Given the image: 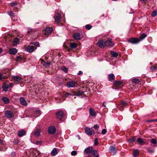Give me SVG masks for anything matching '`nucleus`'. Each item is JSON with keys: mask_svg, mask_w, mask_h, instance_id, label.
<instances>
[{"mask_svg": "<svg viewBox=\"0 0 157 157\" xmlns=\"http://www.w3.org/2000/svg\"><path fill=\"white\" fill-rule=\"evenodd\" d=\"M62 70L66 73H67L68 71V70L67 68L65 67H63L62 69Z\"/></svg>", "mask_w": 157, "mask_h": 157, "instance_id": "de8ad7c7", "label": "nucleus"}, {"mask_svg": "<svg viewBox=\"0 0 157 157\" xmlns=\"http://www.w3.org/2000/svg\"><path fill=\"white\" fill-rule=\"evenodd\" d=\"M71 154L72 156L76 155L77 154V151H73L71 152Z\"/></svg>", "mask_w": 157, "mask_h": 157, "instance_id": "603ef678", "label": "nucleus"}, {"mask_svg": "<svg viewBox=\"0 0 157 157\" xmlns=\"http://www.w3.org/2000/svg\"><path fill=\"white\" fill-rule=\"evenodd\" d=\"M85 132L89 136H91L92 135L94 130L92 128L86 127L84 129Z\"/></svg>", "mask_w": 157, "mask_h": 157, "instance_id": "20e7f679", "label": "nucleus"}, {"mask_svg": "<svg viewBox=\"0 0 157 157\" xmlns=\"http://www.w3.org/2000/svg\"><path fill=\"white\" fill-rule=\"evenodd\" d=\"M30 44L34 45L36 47H39L40 46V44L38 42H31L30 43Z\"/></svg>", "mask_w": 157, "mask_h": 157, "instance_id": "c9c22d12", "label": "nucleus"}, {"mask_svg": "<svg viewBox=\"0 0 157 157\" xmlns=\"http://www.w3.org/2000/svg\"><path fill=\"white\" fill-rule=\"evenodd\" d=\"M40 153L38 151H35L33 152V157H39Z\"/></svg>", "mask_w": 157, "mask_h": 157, "instance_id": "a878e982", "label": "nucleus"}, {"mask_svg": "<svg viewBox=\"0 0 157 157\" xmlns=\"http://www.w3.org/2000/svg\"><path fill=\"white\" fill-rule=\"evenodd\" d=\"M107 132V130L105 129H103L102 130V133L103 134H105Z\"/></svg>", "mask_w": 157, "mask_h": 157, "instance_id": "13d9d810", "label": "nucleus"}, {"mask_svg": "<svg viewBox=\"0 0 157 157\" xmlns=\"http://www.w3.org/2000/svg\"><path fill=\"white\" fill-rule=\"evenodd\" d=\"M19 39L17 38H15L14 39L13 42L14 43V44L15 45L17 44L19 41Z\"/></svg>", "mask_w": 157, "mask_h": 157, "instance_id": "79ce46f5", "label": "nucleus"}, {"mask_svg": "<svg viewBox=\"0 0 157 157\" xmlns=\"http://www.w3.org/2000/svg\"><path fill=\"white\" fill-rule=\"evenodd\" d=\"M139 154V152L137 149L134 150L133 153V155L134 157H137Z\"/></svg>", "mask_w": 157, "mask_h": 157, "instance_id": "393cba45", "label": "nucleus"}, {"mask_svg": "<svg viewBox=\"0 0 157 157\" xmlns=\"http://www.w3.org/2000/svg\"><path fill=\"white\" fill-rule=\"evenodd\" d=\"M147 36L146 35L145 33H143L141 34L139 40H142Z\"/></svg>", "mask_w": 157, "mask_h": 157, "instance_id": "f704fd0d", "label": "nucleus"}, {"mask_svg": "<svg viewBox=\"0 0 157 157\" xmlns=\"http://www.w3.org/2000/svg\"><path fill=\"white\" fill-rule=\"evenodd\" d=\"M108 80L110 82H113L115 80V76L113 74H110L108 75Z\"/></svg>", "mask_w": 157, "mask_h": 157, "instance_id": "a211bd4d", "label": "nucleus"}, {"mask_svg": "<svg viewBox=\"0 0 157 157\" xmlns=\"http://www.w3.org/2000/svg\"><path fill=\"white\" fill-rule=\"evenodd\" d=\"M9 52L10 54L15 55L17 52V49L15 48H12L10 49Z\"/></svg>", "mask_w": 157, "mask_h": 157, "instance_id": "f3484780", "label": "nucleus"}, {"mask_svg": "<svg viewBox=\"0 0 157 157\" xmlns=\"http://www.w3.org/2000/svg\"><path fill=\"white\" fill-rule=\"evenodd\" d=\"M83 74V72L81 71H79L78 73V75H81Z\"/></svg>", "mask_w": 157, "mask_h": 157, "instance_id": "69168bd1", "label": "nucleus"}, {"mask_svg": "<svg viewBox=\"0 0 157 157\" xmlns=\"http://www.w3.org/2000/svg\"><path fill=\"white\" fill-rule=\"evenodd\" d=\"M77 46V44L75 43H71L70 46L71 48L74 49Z\"/></svg>", "mask_w": 157, "mask_h": 157, "instance_id": "c756f323", "label": "nucleus"}, {"mask_svg": "<svg viewBox=\"0 0 157 157\" xmlns=\"http://www.w3.org/2000/svg\"><path fill=\"white\" fill-rule=\"evenodd\" d=\"M132 82L135 84H137L140 82V81L138 79L135 78L132 80Z\"/></svg>", "mask_w": 157, "mask_h": 157, "instance_id": "473e14b6", "label": "nucleus"}, {"mask_svg": "<svg viewBox=\"0 0 157 157\" xmlns=\"http://www.w3.org/2000/svg\"><path fill=\"white\" fill-rule=\"evenodd\" d=\"M122 82L121 81H116L113 83V86L115 87V89H117V87H120L122 84Z\"/></svg>", "mask_w": 157, "mask_h": 157, "instance_id": "f8f14e48", "label": "nucleus"}, {"mask_svg": "<svg viewBox=\"0 0 157 157\" xmlns=\"http://www.w3.org/2000/svg\"><path fill=\"white\" fill-rule=\"evenodd\" d=\"M76 84V82L73 81H70L67 83V86L69 88L73 87Z\"/></svg>", "mask_w": 157, "mask_h": 157, "instance_id": "1a4fd4ad", "label": "nucleus"}, {"mask_svg": "<svg viewBox=\"0 0 157 157\" xmlns=\"http://www.w3.org/2000/svg\"><path fill=\"white\" fill-rule=\"evenodd\" d=\"M135 140V137H133L132 138L130 139V140H129V142H134Z\"/></svg>", "mask_w": 157, "mask_h": 157, "instance_id": "6e6d98bb", "label": "nucleus"}, {"mask_svg": "<svg viewBox=\"0 0 157 157\" xmlns=\"http://www.w3.org/2000/svg\"><path fill=\"white\" fill-rule=\"evenodd\" d=\"M157 15V10H154L151 14L152 17H155Z\"/></svg>", "mask_w": 157, "mask_h": 157, "instance_id": "ea45409f", "label": "nucleus"}, {"mask_svg": "<svg viewBox=\"0 0 157 157\" xmlns=\"http://www.w3.org/2000/svg\"><path fill=\"white\" fill-rule=\"evenodd\" d=\"M5 114L7 118H12L13 117L14 113L12 111H7Z\"/></svg>", "mask_w": 157, "mask_h": 157, "instance_id": "39448f33", "label": "nucleus"}, {"mask_svg": "<svg viewBox=\"0 0 157 157\" xmlns=\"http://www.w3.org/2000/svg\"><path fill=\"white\" fill-rule=\"evenodd\" d=\"M9 14L11 17H12V19L13 20L15 21V20L13 19V17L15 16V14L12 11H10L8 12Z\"/></svg>", "mask_w": 157, "mask_h": 157, "instance_id": "4c0bfd02", "label": "nucleus"}, {"mask_svg": "<svg viewBox=\"0 0 157 157\" xmlns=\"http://www.w3.org/2000/svg\"><path fill=\"white\" fill-rule=\"evenodd\" d=\"M23 58L20 56H17L16 60L17 61H20L23 59Z\"/></svg>", "mask_w": 157, "mask_h": 157, "instance_id": "a19ab883", "label": "nucleus"}, {"mask_svg": "<svg viewBox=\"0 0 157 157\" xmlns=\"http://www.w3.org/2000/svg\"><path fill=\"white\" fill-rule=\"evenodd\" d=\"M71 95V94L69 93H68V92L65 93V96L66 97H67V96H69Z\"/></svg>", "mask_w": 157, "mask_h": 157, "instance_id": "bf43d9fd", "label": "nucleus"}, {"mask_svg": "<svg viewBox=\"0 0 157 157\" xmlns=\"http://www.w3.org/2000/svg\"><path fill=\"white\" fill-rule=\"evenodd\" d=\"M84 92L82 91H79L77 92H74L73 95L79 96L83 94Z\"/></svg>", "mask_w": 157, "mask_h": 157, "instance_id": "4be33fe9", "label": "nucleus"}, {"mask_svg": "<svg viewBox=\"0 0 157 157\" xmlns=\"http://www.w3.org/2000/svg\"><path fill=\"white\" fill-rule=\"evenodd\" d=\"M50 64V63L49 62L47 61V62H44V65L46 67H48Z\"/></svg>", "mask_w": 157, "mask_h": 157, "instance_id": "c03bdc74", "label": "nucleus"}, {"mask_svg": "<svg viewBox=\"0 0 157 157\" xmlns=\"http://www.w3.org/2000/svg\"><path fill=\"white\" fill-rule=\"evenodd\" d=\"M90 115L92 117H96V113L94 109L92 108H90L89 109Z\"/></svg>", "mask_w": 157, "mask_h": 157, "instance_id": "4468645a", "label": "nucleus"}, {"mask_svg": "<svg viewBox=\"0 0 157 157\" xmlns=\"http://www.w3.org/2000/svg\"><path fill=\"white\" fill-rule=\"evenodd\" d=\"M18 4V3L16 2H13L10 3V5L11 6H16Z\"/></svg>", "mask_w": 157, "mask_h": 157, "instance_id": "3c124183", "label": "nucleus"}, {"mask_svg": "<svg viewBox=\"0 0 157 157\" xmlns=\"http://www.w3.org/2000/svg\"><path fill=\"white\" fill-rule=\"evenodd\" d=\"M128 105V104L126 103L124 101H121L120 104V107L119 108L120 110L121 111H122L124 107Z\"/></svg>", "mask_w": 157, "mask_h": 157, "instance_id": "9d476101", "label": "nucleus"}, {"mask_svg": "<svg viewBox=\"0 0 157 157\" xmlns=\"http://www.w3.org/2000/svg\"><path fill=\"white\" fill-rule=\"evenodd\" d=\"M94 127L95 129L98 130L99 128V126L98 124H96L94 125Z\"/></svg>", "mask_w": 157, "mask_h": 157, "instance_id": "680f3d73", "label": "nucleus"}, {"mask_svg": "<svg viewBox=\"0 0 157 157\" xmlns=\"http://www.w3.org/2000/svg\"><path fill=\"white\" fill-rule=\"evenodd\" d=\"M9 87V85L7 84H4L2 86V88L3 89V90L6 91L8 90Z\"/></svg>", "mask_w": 157, "mask_h": 157, "instance_id": "cd10ccee", "label": "nucleus"}, {"mask_svg": "<svg viewBox=\"0 0 157 157\" xmlns=\"http://www.w3.org/2000/svg\"><path fill=\"white\" fill-rule=\"evenodd\" d=\"M36 49V48H35L33 46H29L26 47V51L29 52H32Z\"/></svg>", "mask_w": 157, "mask_h": 157, "instance_id": "6e6552de", "label": "nucleus"}, {"mask_svg": "<svg viewBox=\"0 0 157 157\" xmlns=\"http://www.w3.org/2000/svg\"><path fill=\"white\" fill-rule=\"evenodd\" d=\"M35 114L36 117H38L41 114V112L40 110H36L35 111Z\"/></svg>", "mask_w": 157, "mask_h": 157, "instance_id": "7c9ffc66", "label": "nucleus"}, {"mask_svg": "<svg viewBox=\"0 0 157 157\" xmlns=\"http://www.w3.org/2000/svg\"><path fill=\"white\" fill-rule=\"evenodd\" d=\"M151 143L154 144H157V142L156 140L155 139H152L151 140Z\"/></svg>", "mask_w": 157, "mask_h": 157, "instance_id": "a18cd8bd", "label": "nucleus"}, {"mask_svg": "<svg viewBox=\"0 0 157 157\" xmlns=\"http://www.w3.org/2000/svg\"><path fill=\"white\" fill-rule=\"evenodd\" d=\"M42 142L40 141H37L35 142V144L37 145H40L41 144Z\"/></svg>", "mask_w": 157, "mask_h": 157, "instance_id": "052dcab7", "label": "nucleus"}, {"mask_svg": "<svg viewBox=\"0 0 157 157\" xmlns=\"http://www.w3.org/2000/svg\"><path fill=\"white\" fill-rule=\"evenodd\" d=\"M4 78H5V77L3 76L2 74H0V80H1Z\"/></svg>", "mask_w": 157, "mask_h": 157, "instance_id": "e2e57ef3", "label": "nucleus"}, {"mask_svg": "<svg viewBox=\"0 0 157 157\" xmlns=\"http://www.w3.org/2000/svg\"><path fill=\"white\" fill-rule=\"evenodd\" d=\"M85 27L86 29L90 30L92 28V26L90 25H87L85 26Z\"/></svg>", "mask_w": 157, "mask_h": 157, "instance_id": "09e8293b", "label": "nucleus"}, {"mask_svg": "<svg viewBox=\"0 0 157 157\" xmlns=\"http://www.w3.org/2000/svg\"><path fill=\"white\" fill-rule=\"evenodd\" d=\"M25 133L26 131L25 130H22L18 132L17 135L19 137H21L24 136L25 134Z\"/></svg>", "mask_w": 157, "mask_h": 157, "instance_id": "2eb2a0df", "label": "nucleus"}, {"mask_svg": "<svg viewBox=\"0 0 157 157\" xmlns=\"http://www.w3.org/2000/svg\"><path fill=\"white\" fill-rule=\"evenodd\" d=\"M94 144L95 146H97L98 144V139L97 138L95 139L94 141Z\"/></svg>", "mask_w": 157, "mask_h": 157, "instance_id": "49530a36", "label": "nucleus"}, {"mask_svg": "<svg viewBox=\"0 0 157 157\" xmlns=\"http://www.w3.org/2000/svg\"><path fill=\"white\" fill-rule=\"evenodd\" d=\"M93 150V148L92 147H88L86 148L84 150V153L87 154H90Z\"/></svg>", "mask_w": 157, "mask_h": 157, "instance_id": "9b49d317", "label": "nucleus"}, {"mask_svg": "<svg viewBox=\"0 0 157 157\" xmlns=\"http://www.w3.org/2000/svg\"><path fill=\"white\" fill-rule=\"evenodd\" d=\"M98 46L101 48H103L105 47L104 43L102 40L99 41L97 43Z\"/></svg>", "mask_w": 157, "mask_h": 157, "instance_id": "412c9836", "label": "nucleus"}, {"mask_svg": "<svg viewBox=\"0 0 157 157\" xmlns=\"http://www.w3.org/2000/svg\"><path fill=\"white\" fill-rule=\"evenodd\" d=\"M53 31V28H52L47 27L44 30V33L47 36L49 35Z\"/></svg>", "mask_w": 157, "mask_h": 157, "instance_id": "0eeeda50", "label": "nucleus"}, {"mask_svg": "<svg viewBox=\"0 0 157 157\" xmlns=\"http://www.w3.org/2000/svg\"><path fill=\"white\" fill-rule=\"evenodd\" d=\"M150 69L151 71H153L154 70L157 69V66L156 65H155V66L152 65L150 67Z\"/></svg>", "mask_w": 157, "mask_h": 157, "instance_id": "37998d69", "label": "nucleus"}, {"mask_svg": "<svg viewBox=\"0 0 157 157\" xmlns=\"http://www.w3.org/2000/svg\"><path fill=\"white\" fill-rule=\"evenodd\" d=\"M112 39L109 38L104 42V45L105 46H108L109 47H112L114 46V44L112 41Z\"/></svg>", "mask_w": 157, "mask_h": 157, "instance_id": "f03ea898", "label": "nucleus"}, {"mask_svg": "<svg viewBox=\"0 0 157 157\" xmlns=\"http://www.w3.org/2000/svg\"><path fill=\"white\" fill-rule=\"evenodd\" d=\"M128 41L132 44H136L140 42V40L137 38L132 37L129 39Z\"/></svg>", "mask_w": 157, "mask_h": 157, "instance_id": "f257e3e1", "label": "nucleus"}, {"mask_svg": "<svg viewBox=\"0 0 157 157\" xmlns=\"http://www.w3.org/2000/svg\"><path fill=\"white\" fill-rule=\"evenodd\" d=\"M2 100L6 104L10 102L9 99L6 97H3Z\"/></svg>", "mask_w": 157, "mask_h": 157, "instance_id": "bb28decb", "label": "nucleus"}, {"mask_svg": "<svg viewBox=\"0 0 157 157\" xmlns=\"http://www.w3.org/2000/svg\"><path fill=\"white\" fill-rule=\"evenodd\" d=\"M80 34L78 33H74L73 35L74 39L76 40H80L81 39Z\"/></svg>", "mask_w": 157, "mask_h": 157, "instance_id": "ddd939ff", "label": "nucleus"}, {"mask_svg": "<svg viewBox=\"0 0 157 157\" xmlns=\"http://www.w3.org/2000/svg\"><path fill=\"white\" fill-rule=\"evenodd\" d=\"M56 128L54 126H50L48 128V132L49 134H53L56 133Z\"/></svg>", "mask_w": 157, "mask_h": 157, "instance_id": "7ed1b4c3", "label": "nucleus"}, {"mask_svg": "<svg viewBox=\"0 0 157 157\" xmlns=\"http://www.w3.org/2000/svg\"><path fill=\"white\" fill-rule=\"evenodd\" d=\"M56 115L57 117H67L66 114L62 111H59L57 112L56 113Z\"/></svg>", "mask_w": 157, "mask_h": 157, "instance_id": "423d86ee", "label": "nucleus"}, {"mask_svg": "<svg viewBox=\"0 0 157 157\" xmlns=\"http://www.w3.org/2000/svg\"><path fill=\"white\" fill-rule=\"evenodd\" d=\"M137 142L138 144H141L144 142V140L140 138H139L137 139Z\"/></svg>", "mask_w": 157, "mask_h": 157, "instance_id": "58836bf2", "label": "nucleus"}, {"mask_svg": "<svg viewBox=\"0 0 157 157\" xmlns=\"http://www.w3.org/2000/svg\"><path fill=\"white\" fill-rule=\"evenodd\" d=\"M142 1V2L144 3H145L147 0H141Z\"/></svg>", "mask_w": 157, "mask_h": 157, "instance_id": "774afa93", "label": "nucleus"}, {"mask_svg": "<svg viewBox=\"0 0 157 157\" xmlns=\"http://www.w3.org/2000/svg\"><path fill=\"white\" fill-rule=\"evenodd\" d=\"M61 19V16L59 13H57V15L55 16V22H60Z\"/></svg>", "mask_w": 157, "mask_h": 157, "instance_id": "dca6fc26", "label": "nucleus"}, {"mask_svg": "<svg viewBox=\"0 0 157 157\" xmlns=\"http://www.w3.org/2000/svg\"><path fill=\"white\" fill-rule=\"evenodd\" d=\"M41 130L40 129H37L35 131L33 132L34 135L36 137H38L40 135Z\"/></svg>", "mask_w": 157, "mask_h": 157, "instance_id": "aec40b11", "label": "nucleus"}, {"mask_svg": "<svg viewBox=\"0 0 157 157\" xmlns=\"http://www.w3.org/2000/svg\"><path fill=\"white\" fill-rule=\"evenodd\" d=\"M3 142L2 140L0 139V144H3Z\"/></svg>", "mask_w": 157, "mask_h": 157, "instance_id": "338daca9", "label": "nucleus"}, {"mask_svg": "<svg viewBox=\"0 0 157 157\" xmlns=\"http://www.w3.org/2000/svg\"><path fill=\"white\" fill-rule=\"evenodd\" d=\"M147 121L149 123L151 122H157V119H152L150 120H148Z\"/></svg>", "mask_w": 157, "mask_h": 157, "instance_id": "864d4df0", "label": "nucleus"}, {"mask_svg": "<svg viewBox=\"0 0 157 157\" xmlns=\"http://www.w3.org/2000/svg\"><path fill=\"white\" fill-rule=\"evenodd\" d=\"M57 153V150L56 148H54L51 152L52 156H55Z\"/></svg>", "mask_w": 157, "mask_h": 157, "instance_id": "c85d7f7f", "label": "nucleus"}, {"mask_svg": "<svg viewBox=\"0 0 157 157\" xmlns=\"http://www.w3.org/2000/svg\"><path fill=\"white\" fill-rule=\"evenodd\" d=\"M92 154L93 156L94 157H98V154L97 151L96 150L93 151Z\"/></svg>", "mask_w": 157, "mask_h": 157, "instance_id": "2f4dec72", "label": "nucleus"}, {"mask_svg": "<svg viewBox=\"0 0 157 157\" xmlns=\"http://www.w3.org/2000/svg\"><path fill=\"white\" fill-rule=\"evenodd\" d=\"M35 32V31L34 29H29V30L27 31V33L28 34H34V33Z\"/></svg>", "mask_w": 157, "mask_h": 157, "instance_id": "72a5a7b5", "label": "nucleus"}, {"mask_svg": "<svg viewBox=\"0 0 157 157\" xmlns=\"http://www.w3.org/2000/svg\"><path fill=\"white\" fill-rule=\"evenodd\" d=\"M12 78L14 81L18 82H19L21 79V77L18 76H14Z\"/></svg>", "mask_w": 157, "mask_h": 157, "instance_id": "b1692460", "label": "nucleus"}, {"mask_svg": "<svg viewBox=\"0 0 157 157\" xmlns=\"http://www.w3.org/2000/svg\"><path fill=\"white\" fill-rule=\"evenodd\" d=\"M20 101L21 103V104L23 105H27V103L26 101L25 100V99L22 97L21 98H20Z\"/></svg>", "mask_w": 157, "mask_h": 157, "instance_id": "5701e85b", "label": "nucleus"}, {"mask_svg": "<svg viewBox=\"0 0 157 157\" xmlns=\"http://www.w3.org/2000/svg\"><path fill=\"white\" fill-rule=\"evenodd\" d=\"M19 142V140L17 138L15 139L13 141V143L15 144H17Z\"/></svg>", "mask_w": 157, "mask_h": 157, "instance_id": "8fccbe9b", "label": "nucleus"}, {"mask_svg": "<svg viewBox=\"0 0 157 157\" xmlns=\"http://www.w3.org/2000/svg\"><path fill=\"white\" fill-rule=\"evenodd\" d=\"M111 54L113 57H117L118 56V54L116 52L114 51H111Z\"/></svg>", "mask_w": 157, "mask_h": 157, "instance_id": "e433bc0d", "label": "nucleus"}, {"mask_svg": "<svg viewBox=\"0 0 157 157\" xmlns=\"http://www.w3.org/2000/svg\"><path fill=\"white\" fill-rule=\"evenodd\" d=\"M147 151L149 153H152L154 152V150L151 148H147Z\"/></svg>", "mask_w": 157, "mask_h": 157, "instance_id": "5fc2aeb1", "label": "nucleus"}, {"mask_svg": "<svg viewBox=\"0 0 157 157\" xmlns=\"http://www.w3.org/2000/svg\"><path fill=\"white\" fill-rule=\"evenodd\" d=\"M117 149L115 147L113 146H111L109 151L110 152L113 153L114 154H116L117 152Z\"/></svg>", "mask_w": 157, "mask_h": 157, "instance_id": "6ab92c4d", "label": "nucleus"}, {"mask_svg": "<svg viewBox=\"0 0 157 157\" xmlns=\"http://www.w3.org/2000/svg\"><path fill=\"white\" fill-rule=\"evenodd\" d=\"M11 155L12 156H14L15 155V152L14 151L12 152Z\"/></svg>", "mask_w": 157, "mask_h": 157, "instance_id": "0e129e2a", "label": "nucleus"}, {"mask_svg": "<svg viewBox=\"0 0 157 157\" xmlns=\"http://www.w3.org/2000/svg\"><path fill=\"white\" fill-rule=\"evenodd\" d=\"M63 47L65 48V49L67 50L68 52L70 51V49L69 48H68V47L66 46V45H63Z\"/></svg>", "mask_w": 157, "mask_h": 157, "instance_id": "4d7b16f0", "label": "nucleus"}]
</instances>
